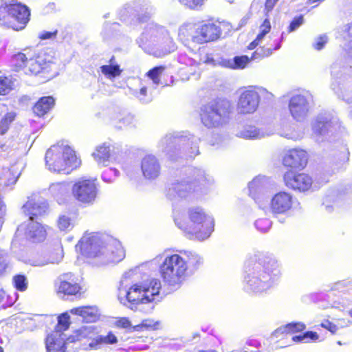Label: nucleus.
Here are the masks:
<instances>
[{
    "label": "nucleus",
    "instance_id": "17",
    "mask_svg": "<svg viewBox=\"0 0 352 352\" xmlns=\"http://www.w3.org/2000/svg\"><path fill=\"white\" fill-rule=\"evenodd\" d=\"M312 97L309 93L297 94L291 96L288 109L296 122H303L308 117L312 107Z\"/></svg>",
    "mask_w": 352,
    "mask_h": 352
},
{
    "label": "nucleus",
    "instance_id": "41",
    "mask_svg": "<svg viewBox=\"0 0 352 352\" xmlns=\"http://www.w3.org/2000/svg\"><path fill=\"white\" fill-rule=\"evenodd\" d=\"M19 177V175L15 176L10 170L4 171L3 175L0 177V186L12 188L16 183Z\"/></svg>",
    "mask_w": 352,
    "mask_h": 352
},
{
    "label": "nucleus",
    "instance_id": "2",
    "mask_svg": "<svg viewBox=\"0 0 352 352\" xmlns=\"http://www.w3.org/2000/svg\"><path fill=\"white\" fill-rule=\"evenodd\" d=\"M76 250L87 257L101 258L103 264L116 263L125 257L118 240L100 233H85L76 245Z\"/></svg>",
    "mask_w": 352,
    "mask_h": 352
},
{
    "label": "nucleus",
    "instance_id": "61",
    "mask_svg": "<svg viewBox=\"0 0 352 352\" xmlns=\"http://www.w3.org/2000/svg\"><path fill=\"white\" fill-rule=\"evenodd\" d=\"M349 159V151L346 145H342L340 154H339V160L340 162L344 163L346 162Z\"/></svg>",
    "mask_w": 352,
    "mask_h": 352
},
{
    "label": "nucleus",
    "instance_id": "40",
    "mask_svg": "<svg viewBox=\"0 0 352 352\" xmlns=\"http://www.w3.org/2000/svg\"><path fill=\"white\" fill-rule=\"evenodd\" d=\"M305 329V324L302 322H292L285 326L278 328L274 332V336L278 338L280 335L284 333H294L302 331Z\"/></svg>",
    "mask_w": 352,
    "mask_h": 352
},
{
    "label": "nucleus",
    "instance_id": "19",
    "mask_svg": "<svg viewBox=\"0 0 352 352\" xmlns=\"http://www.w3.org/2000/svg\"><path fill=\"white\" fill-rule=\"evenodd\" d=\"M283 179L287 188L299 192L309 190L313 184L311 177L305 173L294 174L287 172L284 175Z\"/></svg>",
    "mask_w": 352,
    "mask_h": 352
},
{
    "label": "nucleus",
    "instance_id": "10",
    "mask_svg": "<svg viewBox=\"0 0 352 352\" xmlns=\"http://www.w3.org/2000/svg\"><path fill=\"white\" fill-rule=\"evenodd\" d=\"M230 109L231 104L228 100H219L207 104L201 109V121L208 129L222 126L228 120Z\"/></svg>",
    "mask_w": 352,
    "mask_h": 352
},
{
    "label": "nucleus",
    "instance_id": "29",
    "mask_svg": "<svg viewBox=\"0 0 352 352\" xmlns=\"http://www.w3.org/2000/svg\"><path fill=\"white\" fill-rule=\"evenodd\" d=\"M254 265H259L262 271L270 274L276 283V278L280 274V265L278 260L272 255H263L258 258L257 262L250 261Z\"/></svg>",
    "mask_w": 352,
    "mask_h": 352
},
{
    "label": "nucleus",
    "instance_id": "23",
    "mask_svg": "<svg viewBox=\"0 0 352 352\" xmlns=\"http://www.w3.org/2000/svg\"><path fill=\"white\" fill-rule=\"evenodd\" d=\"M220 28L214 23L204 24L197 29L191 38L194 43L202 44L213 41L219 38Z\"/></svg>",
    "mask_w": 352,
    "mask_h": 352
},
{
    "label": "nucleus",
    "instance_id": "6",
    "mask_svg": "<svg viewBox=\"0 0 352 352\" xmlns=\"http://www.w3.org/2000/svg\"><path fill=\"white\" fill-rule=\"evenodd\" d=\"M210 182V178L206 175L204 170L196 169L192 179L173 184L168 189V196L170 199L197 198Z\"/></svg>",
    "mask_w": 352,
    "mask_h": 352
},
{
    "label": "nucleus",
    "instance_id": "35",
    "mask_svg": "<svg viewBox=\"0 0 352 352\" xmlns=\"http://www.w3.org/2000/svg\"><path fill=\"white\" fill-rule=\"evenodd\" d=\"M185 263L188 265V272L195 270L204 263V258L195 252L179 250Z\"/></svg>",
    "mask_w": 352,
    "mask_h": 352
},
{
    "label": "nucleus",
    "instance_id": "7",
    "mask_svg": "<svg viewBox=\"0 0 352 352\" xmlns=\"http://www.w3.org/2000/svg\"><path fill=\"white\" fill-rule=\"evenodd\" d=\"M30 15L28 8L16 0L5 1L0 6V24L14 30L24 29Z\"/></svg>",
    "mask_w": 352,
    "mask_h": 352
},
{
    "label": "nucleus",
    "instance_id": "49",
    "mask_svg": "<svg viewBox=\"0 0 352 352\" xmlns=\"http://www.w3.org/2000/svg\"><path fill=\"white\" fill-rule=\"evenodd\" d=\"M69 316L67 313L62 314L58 318V324L56 327V331L60 333V331L67 330L69 327Z\"/></svg>",
    "mask_w": 352,
    "mask_h": 352
},
{
    "label": "nucleus",
    "instance_id": "59",
    "mask_svg": "<svg viewBox=\"0 0 352 352\" xmlns=\"http://www.w3.org/2000/svg\"><path fill=\"white\" fill-rule=\"evenodd\" d=\"M254 89H256V92L258 94L259 102L261 98H263L266 100H271L273 97L272 94L263 87H256Z\"/></svg>",
    "mask_w": 352,
    "mask_h": 352
},
{
    "label": "nucleus",
    "instance_id": "18",
    "mask_svg": "<svg viewBox=\"0 0 352 352\" xmlns=\"http://www.w3.org/2000/svg\"><path fill=\"white\" fill-rule=\"evenodd\" d=\"M258 105V94L254 87H250L241 93L236 109L241 114H251L257 110Z\"/></svg>",
    "mask_w": 352,
    "mask_h": 352
},
{
    "label": "nucleus",
    "instance_id": "27",
    "mask_svg": "<svg viewBox=\"0 0 352 352\" xmlns=\"http://www.w3.org/2000/svg\"><path fill=\"white\" fill-rule=\"evenodd\" d=\"M273 134V131L265 127L258 128L254 125H245L239 129L236 135L247 140H258Z\"/></svg>",
    "mask_w": 352,
    "mask_h": 352
},
{
    "label": "nucleus",
    "instance_id": "46",
    "mask_svg": "<svg viewBox=\"0 0 352 352\" xmlns=\"http://www.w3.org/2000/svg\"><path fill=\"white\" fill-rule=\"evenodd\" d=\"M229 139L227 136L221 134H215L209 141L210 146L215 147L216 148H220L225 147L228 145Z\"/></svg>",
    "mask_w": 352,
    "mask_h": 352
},
{
    "label": "nucleus",
    "instance_id": "30",
    "mask_svg": "<svg viewBox=\"0 0 352 352\" xmlns=\"http://www.w3.org/2000/svg\"><path fill=\"white\" fill-rule=\"evenodd\" d=\"M307 162V154L302 149H292L283 157V164L292 168H303Z\"/></svg>",
    "mask_w": 352,
    "mask_h": 352
},
{
    "label": "nucleus",
    "instance_id": "24",
    "mask_svg": "<svg viewBox=\"0 0 352 352\" xmlns=\"http://www.w3.org/2000/svg\"><path fill=\"white\" fill-rule=\"evenodd\" d=\"M56 292L59 297L75 295L80 291V286L70 273L61 275L56 283Z\"/></svg>",
    "mask_w": 352,
    "mask_h": 352
},
{
    "label": "nucleus",
    "instance_id": "25",
    "mask_svg": "<svg viewBox=\"0 0 352 352\" xmlns=\"http://www.w3.org/2000/svg\"><path fill=\"white\" fill-rule=\"evenodd\" d=\"M338 124L329 114H320L312 124L314 133L319 135H326L333 133L337 129Z\"/></svg>",
    "mask_w": 352,
    "mask_h": 352
},
{
    "label": "nucleus",
    "instance_id": "58",
    "mask_svg": "<svg viewBox=\"0 0 352 352\" xmlns=\"http://www.w3.org/2000/svg\"><path fill=\"white\" fill-rule=\"evenodd\" d=\"M8 265V254L0 250V275L3 273Z\"/></svg>",
    "mask_w": 352,
    "mask_h": 352
},
{
    "label": "nucleus",
    "instance_id": "45",
    "mask_svg": "<svg viewBox=\"0 0 352 352\" xmlns=\"http://www.w3.org/2000/svg\"><path fill=\"white\" fill-rule=\"evenodd\" d=\"M319 336L317 333L314 331H307L301 335L295 336L292 337L294 342L307 343L309 341H316L318 339Z\"/></svg>",
    "mask_w": 352,
    "mask_h": 352
},
{
    "label": "nucleus",
    "instance_id": "4",
    "mask_svg": "<svg viewBox=\"0 0 352 352\" xmlns=\"http://www.w3.org/2000/svg\"><path fill=\"white\" fill-rule=\"evenodd\" d=\"M155 259L160 262L159 272L164 283L175 289L179 288L188 276V265L179 252L164 253Z\"/></svg>",
    "mask_w": 352,
    "mask_h": 352
},
{
    "label": "nucleus",
    "instance_id": "3",
    "mask_svg": "<svg viewBox=\"0 0 352 352\" xmlns=\"http://www.w3.org/2000/svg\"><path fill=\"white\" fill-rule=\"evenodd\" d=\"M188 221H184L179 212L173 210L174 221L177 226L183 230L191 239L204 241L208 239L214 230V219L203 208L190 207L187 211Z\"/></svg>",
    "mask_w": 352,
    "mask_h": 352
},
{
    "label": "nucleus",
    "instance_id": "32",
    "mask_svg": "<svg viewBox=\"0 0 352 352\" xmlns=\"http://www.w3.org/2000/svg\"><path fill=\"white\" fill-rule=\"evenodd\" d=\"M97 333L96 328L92 325L82 327L78 329L74 333V335L69 337L68 341L72 343L76 341L87 340L90 342L92 340H96V337L98 336Z\"/></svg>",
    "mask_w": 352,
    "mask_h": 352
},
{
    "label": "nucleus",
    "instance_id": "51",
    "mask_svg": "<svg viewBox=\"0 0 352 352\" xmlns=\"http://www.w3.org/2000/svg\"><path fill=\"white\" fill-rule=\"evenodd\" d=\"M13 282L16 289L25 291L28 287V280L23 275H16L13 278Z\"/></svg>",
    "mask_w": 352,
    "mask_h": 352
},
{
    "label": "nucleus",
    "instance_id": "20",
    "mask_svg": "<svg viewBox=\"0 0 352 352\" xmlns=\"http://www.w3.org/2000/svg\"><path fill=\"white\" fill-rule=\"evenodd\" d=\"M270 185V179L265 176L258 175L248 184L249 195L260 208V201L265 202L267 188Z\"/></svg>",
    "mask_w": 352,
    "mask_h": 352
},
{
    "label": "nucleus",
    "instance_id": "16",
    "mask_svg": "<svg viewBox=\"0 0 352 352\" xmlns=\"http://www.w3.org/2000/svg\"><path fill=\"white\" fill-rule=\"evenodd\" d=\"M94 160L100 166H108L111 164L121 166L124 162V155L114 144L104 142L98 145L92 153Z\"/></svg>",
    "mask_w": 352,
    "mask_h": 352
},
{
    "label": "nucleus",
    "instance_id": "34",
    "mask_svg": "<svg viewBox=\"0 0 352 352\" xmlns=\"http://www.w3.org/2000/svg\"><path fill=\"white\" fill-rule=\"evenodd\" d=\"M331 87L338 98L348 104L352 103V87L351 85L336 80L332 83Z\"/></svg>",
    "mask_w": 352,
    "mask_h": 352
},
{
    "label": "nucleus",
    "instance_id": "13",
    "mask_svg": "<svg viewBox=\"0 0 352 352\" xmlns=\"http://www.w3.org/2000/svg\"><path fill=\"white\" fill-rule=\"evenodd\" d=\"M200 139L191 134L175 137L171 134L166 135L159 142V146L164 152H169L176 146H182L188 150V155L193 157L199 153L198 144Z\"/></svg>",
    "mask_w": 352,
    "mask_h": 352
},
{
    "label": "nucleus",
    "instance_id": "44",
    "mask_svg": "<svg viewBox=\"0 0 352 352\" xmlns=\"http://www.w3.org/2000/svg\"><path fill=\"white\" fill-rule=\"evenodd\" d=\"M158 325V322H155L153 319L147 318L143 320L140 324L133 326L132 328L133 331H141L143 329L154 330L157 328Z\"/></svg>",
    "mask_w": 352,
    "mask_h": 352
},
{
    "label": "nucleus",
    "instance_id": "26",
    "mask_svg": "<svg viewBox=\"0 0 352 352\" xmlns=\"http://www.w3.org/2000/svg\"><path fill=\"white\" fill-rule=\"evenodd\" d=\"M141 170L146 179L154 180L160 175L161 166L154 155H148L142 159Z\"/></svg>",
    "mask_w": 352,
    "mask_h": 352
},
{
    "label": "nucleus",
    "instance_id": "62",
    "mask_svg": "<svg viewBox=\"0 0 352 352\" xmlns=\"http://www.w3.org/2000/svg\"><path fill=\"white\" fill-rule=\"evenodd\" d=\"M115 325L118 327L123 329H128L132 327L131 321L128 318L125 317L118 319L115 322Z\"/></svg>",
    "mask_w": 352,
    "mask_h": 352
},
{
    "label": "nucleus",
    "instance_id": "48",
    "mask_svg": "<svg viewBox=\"0 0 352 352\" xmlns=\"http://www.w3.org/2000/svg\"><path fill=\"white\" fill-rule=\"evenodd\" d=\"M114 125L119 129H122L128 126H135L134 117L131 114H126L124 116H122Z\"/></svg>",
    "mask_w": 352,
    "mask_h": 352
},
{
    "label": "nucleus",
    "instance_id": "64",
    "mask_svg": "<svg viewBox=\"0 0 352 352\" xmlns=\"http://www.w3.org/2000/svg\"><path fill=\"white\" fill-rule=\"evenodd\" d=\"M343 31L347 33V36H344L346 38H352V23H349L344 25L343 27Z\"/></svg>",
    "mask_w": 352,
    "mask_h": 352
},
{
    "label": "nucleus",
    "instance_id": "28",
    "mask_svg": "<svg viewBox=\"0 0 352 352\" xmlns=\"http://www.w3.org/2000/svg\"><path fill=\"white\" fill-rule=\"evenodd\" d=\"M47 210V203L36 196L29 198L22 207L23 212L29 216L28 219L32 220L34 216L42 215L46 212Z\"/></svg>",
    "mask_w": 352,
    "mask_h": 352
},
{
    "label": "nucleus",
    "instance_id": "8",
    "mask_svg": "<svg viewBox=\"0 0 352 352\" xmlns=\"http://www.w3.org/2000/svg\"><path fill=\"white\" fill-rule=\"evenodd\" d=\"M245 272L243 289L248 293L263 294L275 285L273 278L265 271H262L259 265H254L249 261L245 265Z\"/></svg>",
    "mask_w": 352,
    "mask_h": 352
},
{
    "label": "nucleus",
    "instance_id": "38",
    "mask_svg": "<svg viewBox=\"0 0 352 352\" xmlns=\"http://www.w3.org/2000/svg\"><path fill=\"white\" fill-rule=\"evenodd\" d=\"M48 191L52 197L60 201L69 193V187L65 182L53 183L50 186Z\"/></svg>",
    "mask_w": 352,
    "mask_h": 352
},
{
    "label": "nucleus",
    "instance_id": "5",
    "mask_svg": "<svg viewBox=\"0 0 352 352\" xmlns=\"http://www.w3.org/2000/svg\"><path fill=\"white\" fill-rule=\"evenodd\" d=\"M45 164L51 172L69 174L80 165V160L68 144L61 142L47 151Z\"/></svg>",
    "mask_w": 352,
    "mask_h": 352
},
{
    "label": "nucleus",
    "instance_id": "47",
    "mask_svg": "<svg viewBox=\"0 0 352 352\" xmlns=\"http://www.w3.org/2000/svg\"><path fill=\"white\" fill-rule=\"evenodd\" d=\"M58 227L62 231H68L72 230L74 223L70 217L67 214H62L58 219Z\"/></svg>",
    "mask_w": 352,
    "mask_h": 352
},
{
    "label": "nucleus",
    "instance_id": "63",
    "mask_svg": "<svg viewBox=\"0 0 352 352\" xmlns=\"http://www.w3.org/2000/svg\"><path fill=\"white\" fill-rule=\"evenodd\" d=\"M321 327L329 330L333 333H335L338 331V327L333 324L332 322H329V320H326L321 323Z\"/></svg>",
    "mask_w": 352,
    "mask_h": 352
},
{
    "label": "nucleus",
    "instance_id": "36",
    "mask_svg": "<svg viewBox=\"0 0 352 352\" xmlns=\"http://www.w3.org/2000/svg\"><path fill=\"white\" fill-rule=\"evenodd\" d=\"M118 342L116 336L112 333H109L107 336H98L96 340H92L88 344H83L82 349L84 350L97 349L98 346L101 344H116Z\"/></svg>",
    "mask_w": 352,
    "mask_h": 352
},
{
    "label": "nucleus",
    "instance_id": "14",
    "mask_svg": "<svg viewBox=\"0 0 352 352\" xmlns=\"http://www.w3.org/2000/svg\"><path fill=\"white\" fill-rule=\"evenodd\" d=\"M283 36L280 39H274L272 43L264 45L258 49L252 55L251 58L247 56H236L232 60H223L219 64L226 67L232 69H243L252 59L267 57L272 54L274 51L278 50L281 47V41Z\"/></svg>",
    "mask_w": 352,
    "mask_h": 352
},
{
    "label": "nucleus",
    "instance_id": "56",
    "mask_svg": "<svg viewBox=\"0 0 352 352\" xmlns=\"http://www.w3.org/2000/svg\"><path fill=\"white\" fill-rule=\"evenodd\" d=\"M180 3L190 9H196L201 6L205 0H179Z\"/></svg>",
    "mask_w": 352,
    "mask_h": 352
},
{
    "label": "nucleus",
    "instance_id": "57",
    "mask_svg": "<svg viewBox=\"0 0 352 352\" xmlns=\"http://www.w3.org/2000/svg\"><path fill=\"white\" fill-rule=\"evenodd\" d=\"M304 23V18L302 15L295 18L289 26L288 32H292L297 30Z\"/></svg>",
    "mask_w": 352,
    "mask_h": 352
},
{
    "label": "nucleus",
    "instance_id": "21",
    "mask_svg": "<svg viewBox=\"0 0 352 352\" xmlns=\"http://www.w3.org/2000/svg\"><path fill=\"white\" fill-rule=\"evenodd\" d=\"M22 234H24L28 239L32 240L34 242L41 241L45 237L44 228L39 223L32 219H28L18 227L16 236H19Z\"/></svg>",
    "mask_w": 352,
    "mask_h": 352
},
{
    "label": "nucleus",
    "instance_id": "33",
    "mask_svg": "<svg viewBox=\"0 0 352 352\" xmlns=\"http://www.w3.org/2000/svg\"><path fill=\"white\" fill-rule=\"evenodd\" d=\"M70 314L82 318L83 322H94L98 317V309L95 307H80L69 310Z\"/></svg>",
    "mask_w": 352,
    "mask_h": 352
},
{
    "label": "nucleus",
    "instance_id": "60",
    "mask_svg": "<svg viewBox=\"0 0 352 352\" xmlns=\"http://www.w3.org/2000/svg\"><path fill=\"white\" fill-rule=\"evenodd\" d=\"M147 89L146 87H142L140 91L137 92L136 97L140 100L142 103H147L151 101V98L147 97L146 95Z\"/></svg>",
    "mask_w": 352,
    "mask_h": 352
},
{
    "label": "nucleus",
    "instance_id": "55",
    "mask_svg": "<svg viewBox=\"0 0 352 352\" xmlns=\"http://www.w3.org/2000/svg\"><path fill=\"white\" fill-rule=\"evenodd\" d=\"M328 41V37L326 34H322L316 38L313 43V47L316 50H321Z\"/></svg>",
    "mask_w": 352,
    "mask_h": 352
},
{
    "label": "nucleus",
    "instance_id": "42",
    "mask_svg": "<svg viewBox=\"0 0 352 352\" xmlns=\"http://www.w3.org/2000/svg\"><path fill=\"white\" fill-rule=\"evenodd\" d=\"M101 72L108 78L112 79L120 75L122 70L118 65H108L100 67Z\"/></svg>",
    "mask_w": 352,
    "mask_h": 352
},
{
    "label": "nucleus",
    "instance_id": "12",
    "mask_svg": "<svg viewBox=\"0 0 352 352\" xmlns=\"http://www.w3.org/2000/svg\"><path fill=\"white\" fill-rule=\"evenodd\" d=\"M293 195L286 191H279L273 195L265 202L260 201V209L265 214L272 215H285L290 212L294 205Z\"/></svg>",
    "mask_w": 352,
    "mask_h": 352
},
{
    "label": "nucleus",
    "instance_id": "37",
    "mask_svg": "<svg viewBox=\"0 0 352 352\" xmlns=\"http://www.w3.org/2000/svg\"><path fill=\"white\" fill-rule=\"evenodd\" d=\"M54 99L52 96L42 97L34 107V112L38 116H43L54 105Z\"/></svg>",
    "mask_w": 352,
    "mask_h": 352
},
{
    "label": "nucleus",
    "instance_id": "11",
    "mask_svg": "<svg viewBox=\"0 0 352 352\" xmlns=\"http://www.w3.org/2000/svg\"><path fill=\"white\" fill-rule=\"evenodd\" d=\"M142 48L151 45H164L162 54L166 55L175 49L173 39L169 36L166 30L157 24H148L145 31L138 40Z\"/></svg>",
    "mask_w": 352,
    "mask_h": 352
},
{
    "label": "nucleus",
    "instance_id": "53",
    "mask_svg": "<svg viewBox=\"0 0 352 352\" xmlns=\"http://www.w3.org/2000/svg\"><path fill=\"white\" fill-rule=\"evenodd\" d=\"M11 89L10 80L4 76H0V95L7 94Z\"/></svg>",
    "mask_w": 352,
    "mask_h": 352
},
{
    "label": "nucleus",
    "instance_id": "39",
    "mask_svg": "<svg viewBox=\"0 0 352 352\" xmlns=\"http://www.w3.org/2000/svg\"><path fill=\"white\" fill-rule=\"evenodd\" d=\"M271 30V24L267 19H265L263 23L260 25L259 33L256 38L250 44L249 49L253 50L257 45H261L263 42L264 38L267 34L270 32Z\"/></svg>",
    "mask_w": 352,
    "mask_h": 352
},
{
    "label": "nucleus",
    "instance_id": "9",
    "mask_svg": "<svg viewBox=\"0 0 352 352\" xmlns=\"http://www.w3.org/2000/svg\"><path fill=\"white\" fill-rule=\"evenodd\" d=\"M34 52L31 48L24 49L12 57V63L17 72L23 71L26 74L40 73L44 69L50 67L53 64L47 60L43 54H40L34 57Z\"/></svg>",
    "mask_w": 352,
    "mask_h": 352
},
{
    "label": "nucleus",
    "instance_id": "31",
    "mask_svg": "<svg viewBox=\"0 0 352 352\" xmlns=\"http://www.w3.org/2000/svg\"><path fill=\"white\" fill-rule=\"evenodd\" d=\"M69 344L68 338L65 340V336L60 333L54 332L46 338L47 352H61L65 348L67 349Z\"/></svg>",
    "mask_w": 352,
    "mask_h": 352
},
{
    "label": "nucleus",
    "instance_id": "50",
    "mask_svg": "<svg viewBox=\"0 0 352 352\" xmlns=\"http://www.w3.org/2000/svg\"><path fill=\"white\" fill-rule=\"evenodd\" d=\"M120 172L115 168H110L103 172L102 179L106 183L110 184L114 182L115 179L119 176Z\"/></svg>",
    "mask_w": 352,
    "mask_h": 352
},
{
    "label": "nucleus",
    "instance_id": "52",
    "mask_svg": "<svg viewBox=\"0 0 352 352\" xmlns=\"http://www.w3.org/2000/svg\"><path fill=\"white\" fill-rule=\"evenodd\" d=\"M164 70L162 67H156L149 70L147 73V76L153 80L155 85L160 84V76Z\"/></svg>",
    "mask_w": 352,
    "mask_h": 352
},
{
    "label": "nucleus",
    "instance_id": "22",
    "mask_svg": "<svg viewBox=\"0 0 352 352\" xmlns=\"http://www.w3.org/2000/svg\"><path fill=\"white\" fill-rule=\"evenodd\" d=\"M63 258L61 246L57 245L53 250L42 252L36 257L30 258L28 263L35 267H43L48 264H58Z\"/></svg>",
    "mask_w": 352,
    "mask_h": 352
},
{
    "label": "nucleus",
    "instance_id": "43",
    "mask_svg": "<svg viewBox=\"0 0 352 352\" xmlns=\"http://www.w3.org/2000/svg\"><path fill=\"white\" fill-rule=\"evenodd\" d=\"M16 114L14 112L7 113L0 121V134L4 135L10 128V124L14 121Z\"/></svg>",
    "mask_w": 352,
    "mask_h": 352
},
{
    "label": "nucleus",
    "instance_id": "1",
    "mask_svg": "<svg viewBox=\"0 0 352 352\" xmlns=\"http://www.w3.org/2000/svg\"><path fill=\"white\" fill-rule=\"evenodd\" d=\"M134 272V270H129L122 276L118 287V300L132 310L142 311L143 305H148L146 311H151L154 308L153 302L161 299V282L153 278L142 283H133Z\"/></svg>",
    "mask_w": 352,
    "mask_h": 352
},
{
    "label": "nucleus",
    "instance_id": "54",
    "mask_svg": "<svg viewBox=\"0 0 352 352\" xmlns=\"http://www.w3.org/2000/svg\"><path fill=\"white\" fill-rule=\"evenodd\" d=\"M256 228L262 232H267L271 227V221L267 219H261L256 221Z\"/></svg>",
    "mask_w": 352,
    "mask_h": 352
},
{
    "label": "nucleus",
    "instance_id": "15",
    "mask_svg": "<svg viewBox=\"0 0 352 352\" xmlns=\"http://www.w3.org/2000/svg\"><path fill=\"white\" fill-rule=\"evenodd\" d=\"M74 197L84 204H93L98 192L96 179L82 177L77 180L72 188Z\"/></svg>",
    "mask_w": 352,
    "mask_h": 352
}]
</instances>
